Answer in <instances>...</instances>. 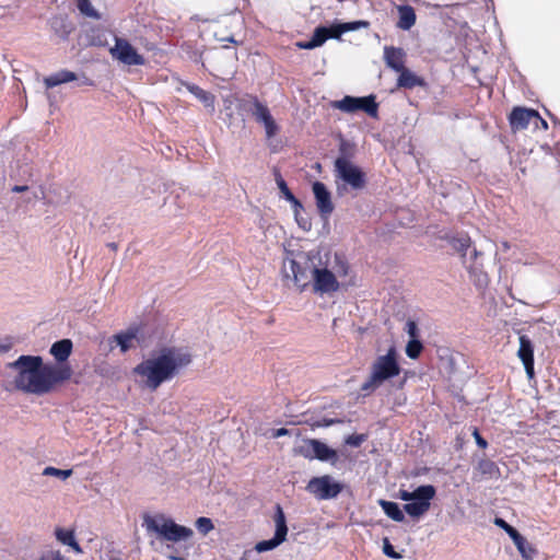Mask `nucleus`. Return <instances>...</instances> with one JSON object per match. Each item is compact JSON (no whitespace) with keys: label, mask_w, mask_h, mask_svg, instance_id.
Returning a JSON list of instances; mask_svg holds the SVG:
<instances>
[{"label":"nucleus","mask_w":560,"mask_h":560,"mask_svg":"<svg viewBox=\"0 0 560 560\" xmlns=\"http://www.w3.org/2000/svg\"><path fill=\"white\" fill-rule=\"evenodd\" d=\"M481 253L477 248L471 247L468 253L462 254L463 264L468 271L470 279L477 287H485L488 283L487 273L483 271L482 264L478 260Z\"/></svg>","instance_id":"ddd939ff"},{"label":"nucleus","mask_w":560,"mask_h":560,"mask_svg":"<svg viewBox=\"0 0 560 560\" xmlns=\"http://www.w3.org/2000/svg\"><path fill=\"white\" fill-rule=\"evenodd\" d=\"M329 38V30L326 26H318L315 28L312 37L307 42H298L296 46L300 49H314L322 46Z\"/></svg>","instance_id":"5701e85b"},{"label":"nucleus","mask_w":560,"mask_h":560,"mask_svg":"<svg viewBox=\"0 0 560 560\" xmlns=\"http://www.w3.org/2000/svg\"><path fill=\"white\" fill-rule=\"evenodd\" d=\"M276 183H277V186L282 195V197L287 200V201H290L291 199H293V197H295L291 190L289 189L285 180L282 178V176L280 175V173H276Z\"/></svg>","instance_id":"4c0bfd02"},{"label":"nucleus","mask_w":560,"mask_h":560,"mask_svg":"<svg viewBox=\"0 0 560 560\" xmlns=\"http://www.w3.org/2000/svg\"><path fill=\"white\" fill-rule=\"evenodd\" d=\"M417 489L413 490V491H407V490H399V498L402 500V501H406L407 503H409L410 501H412L416 497H417Z\"/></svg>","instance_id":"49530a36"},{"label":"nucleus","mask_w":560,"mask_h":560,"mask_svg":"<svg viewBox=\"0 0 560 560\" xmlns=\"http://www.w3.org/2000/svg\"><path fill=\"white\" fill-rule=\"evenodd\" d=\"M366 439L365 434H351L346 438L345 443L352 447H359Z\"/></svg>","instance_id":"79ce46f5"},{"label":"nucleus","mask_w":560,"mask_h":560,"mask_svg":"<svg viewBox=\"0 0 560 560\" xmlns=\"http://www.w3.org/2000/svg\"><path fill=\"white\" fill-rule=\"evenodd\" d=\"M405 52L401 48L396 47H388L386 46L384 48V60L390 69H393L396 72L401 71L405 69L404 62H405Z\"/></svg>","instance_id":"aec40b11"},{"label":"nucleus","mask_w":560,"mask_h":560,"mask_svg":"<svg viewBox=\"0 0 560 560\" xmlns=\"http://www.w3.org/2000/svg\"><path fill=\"white\" fill-rule=\"evenodd\" d=\"M77 7L81 14L84 16L100 20L101 14L98 11L93 7L92 2L90 0H77Z\"/></svg>","instance_id":"473e14b6"},{"label":"nucleus","mask_w":560,"mask_h":560,"mask_svg":"<svg viewBox=\"0 0 560 560\" xmlns=\"http://www.w3.org/2000/svg\"><path fill=\"white\" fill-rule=\"evenodd\" d=\"M55 536L57 540L60 541L62 545L69 546L77 553H82V548L75 540L73 530L56 528Z\"/></svg>","instance_id":"c85d7f7f"},{"label":"nucleus","mask_w":560,"mask_h":560,"mask_svg":"<svg viewBox=\"0 0 560 560\" xmlns=\"http://www.w3.org/2000/svg\"><path fill=\"white\" fill-rule=\"evenodd\" d=\"M524 560H534L537 551L522 535L513 541Z\"/></svg>","instance_id":"7c9ffc66"},{"label":"nucleus","mask_w":560,"mask_h":560,"mask_svg":"<svg viewBox=\"0 0 560 560\" xmlns=\"http://www.w3.org/2000/svg\"><path fill=\"white\" fill-rule=\"evenodd\" d=\"M9 368L15 371L14 387L36 396L52 393L73 373L70 364L45 363L40 355H20Z\"/></svg>","instance_id":"f03ea898"},{"label":"nucleus","mask_w":560,"mask_h":560,"mask_svg":"<svg viewBox=\"0 0 560 560\" xmlns=\"http://www.w3.org/2000/svg\"><path fill=\"white\" fill-rule=\"evenodd\" d=\"M288 434H289V430L288 429L280 428V429L273 430L271 436L273 439H278V438H281V436H284V435H288Z\"/></svg>","instance_id":"8fccbe9b"},{"label":"nucleus","mask_w":560,"mask_h":560,"mask_svg":"<svg viewBox=\"0 0 560 560\" xmlns=\"http://www.w3.org/2000/svg\"><path fill=\"white\" fill-rule=\"evenodd\" d=\"M295 221L302 230H304V231L311 230V226H312L311 221L306 218H303L302 214H300L299 218H295Z\"/></svg>","instance_id":"09e8293b"},{"label":"nucleus","mask_w":560,"mask_h":560,"mask_svg":"<svg viewBox=\"0 0 560 560\" xmlns=\"http://www.w3.org/2000/svg\"><path fill=\"white\" fill-rule=\"evenodd\" d=\"M336 422H337V421H336V420H334V419H328V420H327V419H325V420H323V422H316V423L314 424V427H329V425H331V424H334V423H336Z\"/></svg>","instance_id":"3c124183"},{"label":"nucleus","mask_w":560,"mask_h":560,"mask_svg":"<svg viewBox=\"0 0 560 560\" xmlns=\"http://www.w3.org/2000/svg\"><path fill=\"white\" fill-rule=\"evenodd\" d=\"M435 493L436 490L432 485L418 487V495L412 501L404 505V511L411 517H421L429 511L431 500L435 497Z\"/></svg>","instance_id":"9d476101"},{"label":"nucleus","mask_w":560,"mask_h":560,"mask_svg":"<svg viewBox=\"0 0 560 560\" xmlns=\"http://www.w3.org/2000/svg\"><path fill=\"white\" fill-rule=\"evenodd\" d=\"M50 354L55 358V364H69L68 358L72 352V341L70 339H61L51 345Z\"/></svg>","instance_id":"6ab92c4d"},{"label":"nucleus","mask_w":560,"mask_h":560,"mask_svg":"<svg viewBox=\"0 0 560 560\" xmlns=\"http://www.w3.org/2000/svg\"><path fill=\"white\" fill-rule=\"evenodd\" d=\"M228 116L230 118V124H231L232 122V113H229Z\"/></svg>","instance_id":"4d7b16f0"},{"label":"nucleus","mask_w":560,"mask_h":560,"mask_svg":"<svg viewBox=\"0 0 560 560\" xmlns=\"http://www.w3.org/2000/svg\"><path fill=\"white\" fill-rule=\"evenodd\" d=\"M520 348L517 351V357L524 364L526 374L529 380L534 378V346L532 340L526 335H521L520 338Z\"/></svg>","instance_id":"2eb2a0df"},{"label":"nucleus","mask_w":560,"mask_h":560,"mask_svg":"<svg viewBox=\"0 0 560 560\" xmlns=\"http://www.w3.org/2000/svg\"><path fill=\"white\" fill-rule=\"evenodd\" d=\"M289 202L292 206L294 218H299V215L301 214V212L303 210V205L296 197H293V199H291Z\"/></svg>","instance_id":"a18cd8bd"},{"label":"nucleus","mask_w":560,"mask_h":560,"mask_svg":"<svg viewBox=\"0 0 560 560\" xmlns=\"http://www.w3.org/2000/svg\"><path fill=\"white\" fill-rule=\"evenodd\" d=\"M10 348H11L10 343L0 342V353L8 352L10 350Z\"/></svg>","instance_id":"864d4df0"},{"label":"nucleus","mask_w":560,"mask_h":560,"mask_svg":"<svg viewBox=\"0 0 560 560\" xmlns=\"http://www.w3.org/2000/svg\"><path fill=\"white\" fill-rule=\"evenodd\" d=\"M378 503L384 513L393 521L402 522L405 520L404 512L400 510L397 503L386 500H380Z\"/></svg>","instance_id":"c756f323"},{"label":"nucleus","mask_w":560,"mask_h":560,"mask_svg":"<svg viewBox=\"0 0 560 560\" xmlns=\"http://www.w3.org/2000/svg\"><path fill=\"white\" fill-rule=\"evenodd\" d=\"M334 107L345 113L362 110L371 117H376L378 105L374 95L364 97L345 96L342 100L336 101Z\"/></svg>","instance_id":"6e6552de"},{"label":"nucleus","mask_w":560,"mask_h":560,"mask_svg":"<svg viewBox=\"0 0 560 560\" xmlns=\"http://www.w3.org/2000/svg\"><path fill=\"white\" fill-rule=\"evenodd\" d=\"M142 526L147 533L155 534L159 539L174 544L188 540L194 535L191 528L175 523L165 514L144 515Z\"/></svg>","instance_id":"20e7f679"},{"label":"nucleus","mask_w":560,"mask_h":560,"mask_svg":"<svg viewBox=\"0 0 560 560\" xmlns=\"http://www.w3.org/2000/svg\"><path fill=\"white\" fill-rule=\"evenodd\" d=\"M472 436L475 438V441L479 447L486 448L488 446L487 441L480 435L477 428L474 429Z\"/></svg>","instance_id":"de8ad7c7"},{"label":"nucleus","mask_w":560,"mask_h":560,"mask_svg":"<svg viewBox=\"0 0 560 560\" xmlns=\"http://www.w3.org/2000/svg\"><path fill=\"white\" fill-rule=\"evenodd\" d=\"M38 560H68L59 550H48L42 553Z\"/></svg>","instance_id":"37998d69"},{"label":"nucleus","mask_w":560,"mask_h":560,"mask_svg":"<svg viewBox=\"0 0 560 560\" xmlns=\"http://www.w3.org/2000/svg\"><path fill=\"white\" fill-rule=\"evenodd\" d=\"M511 129L514 132L532 128L533 130L548 128V124L541 118L539 113L532 108L515 107L509 116Z\"/></svg>","instance_id":"0eeeda50"},{"label":"nucleus","mask_w":560,"mask_h":560,"mask_svg":"<svg viewBox=\"0 0 560 560\" xmlns=\"http://www.w3.org/2000/svg\"><path fill=\"white\" fill-rule=\"evenodd\" d=\"M113 339L116 341L117 346H119L121 352H127L141 342L140 328H129L124 332L115 335Z\"/></svg>","instance_id":"f3484780"},{"label":"nucleus","mask_w":560,"mask_h":560,"mask_svg":"<svg viewBox=\"0 0 560 560\" xmlns=\"http://www.w3.org/2000/svg\"><path fill=\"white\" fill-rule=\"evenodd\" d=\"M399 20L397 27L404 31H409L416 23V12L410 5H398L397 7Z\"/></svg>","instance_id":"393cba45"},{"label":"nucleus","mask_w":560,"mask_h":560,"mask_svg":"<svg viewBox=\"0 0 560 560\" xmlns=\"http://www.w3.org/2000/svg\"><path fill=\"white\" fill-rule=\"evenodd\" d=\"M257 97L253 95H245L243 97H226L224 100V108L225 110H229L233 102L236 103V106L240 110V115L244 116L245 113H250L254 110V103L257 102ZM242 120H244V117H242Z\"/></svg>","instance_id":"412c9836"},{"label":"nucleus","mask_w":560,"mask_h":560,"mask_svg":"<svg viewBox=\"0 0 560 560\" xmlns=\"http://www.w3.org/2000/svg\"><path fill=\"white\" fill-rule=\"evenodd\" d=\"M312 440H305L304 443L298 448V453L307 459H314Z\"/></svg>","instance_id":"ea45409f"},{"label":"nucleus","mask_w":560,"mask_h":560,"mask_svg":"<svg viewBox=\"0 0 560 560\" xmlns=\"http://www.w3.org/2000/svg\"><path fill=\"white\" fill-rule=\"evenodd\" d=\"M398 363V353L395 347H390L386 354L380 355L372 364L370 377L362 384L363 392H373L385 381L396 377L400 374Z\"/></svg>","instance_id":"39448f33"},{"label":"nucleus","mask_w":560,"mask_h":560,"mask_svg":"<svg viewBox=\"0 0 560 560\" xmlns=\"http://www.w3.org/2000/svg\"><path fill=\"white\" fill-rule=\"evenodd\" d=\"M405 330L409 335L410 339H419V329L413 320L409 319L406 323Z\"/></svg>","instance_id":"c03bdc74"},{"label":"nucleus","mask_w":560,"mask_h":560,"mask_svg":"<svg viewBox=\"0 0 560 560\" xmlns=\"http://www.w3.org/2000/svg\"><path fill=\"white\" fill-rule=\"evenodd\" d=\"M168 559L170 560H186L185 558L176 556V555H170Z\"/></svg>","instance_id":"5fc2aeb1"},{"label":"nucleus","mask_w":560,"mask_h":560,"mask_svg":"<svg viewBox=\"0 0 560 560\" xmlns=\"http://www.w3.org/2000/svg\"><path fill=\"white\" fill-rule=\"evenodd\" d=\"M335 177L336 190L339 196H343L348 191V187L361 190L366 184L364 172L343 156L335 161Z\"/></svg>","instance_id":"423d86ee"},{"label":"nucleus","mask_w":560,"mask_h":560,"mask_svg":"<svg viewBox=\"0 0 560 560\" xmlns=\"http://www.w3.org/2000/svg\"><path fill=\"white\" fill-rule=\"evenodd\" d=\"M112 57L127 66H143L145 59L125 38L115 37V45L109 49Z\"/></svg>","instance_id":"9b49d317"},{"label":"nucleus","mask_w":560,"mask_h":560,"mask_svg":"<svg viewBox=\"0 0 560 560\" xmlns=\"http://www.w3.org/2000/svg\"><path fill=\"white\" fill-rule=\"evenodd\" d=\"M502 246L504 247V249H508L509 248V244L506 242H503L502 243Z\"/></svg>","instance_id":"6e6d98bb"},{"label":"nucleus","mask_w":560,"mask_h":560,"mask_svg":"<svg viewBox=\"0 0 560 560\" xmlns=\"http://www.w3.org/2000/svg\"><path fill=\"white\" fill-rule=\"evenodd\" d=\"M191 363L188 351L175 347H164L150 358L143 360L133 373L150 390H156L164 382L171 381Z\"/></svg>","instance_id":"7ed1b4c3"},{"label":"nucleus","mask_w":560,"mask_h":560,"mask_svg":"<svg viewBox=\"0 0 560 560\" xmlns=\"http://www.w3.org/2000/svg\"><path fill=\"white\" fill-rule=\"evenodd\" d=\"M306 490L319 500L336 498L342 490V486L329 475L312 478Z\"/></svg>","instance_id":"1a4fd4ad"},{"label":"nucleus","mask_w":560,"mask_h":560,"mask_svg":"<svg viewBox=\"0 0 560 560\" xmlns=\"http://www.w3.org/2000/svg\"><path fill=\"white\" fill-rule=\"evenodd\" d=\"M276 532L275 536L268 540H261L255 545V550L257 552H265L269 550H273L278 546H280L285 539L288 535V526L285 521V515L282 508L278 504L276 506V513L273 516Z\"/></svg>","instance_id":"f8f14e48"},{"label":"nucleus","mask_w":560,"mask_h":560,"mask_svg":"<svg viewBox=\"0 0 560 560\" xmlns=\"http://www.w3.org/2000/svg\"><path fill=\"white\" fill-rule=\"evenodd\" d=\"M314 459L322 462L335 463L337 460V452L319 440H312Z\"/></svg>","instance_id":"b1692460"},{"label":"nucleus","mask_w":560,"mask_h":560,"mask_svg":"<svg viewBox=\"0 0 560 560\" xmlns=\"http://www.w3.org/2000/svg\"><path fill=\"white\" fill-rule=\"evenodd\" d=\"M452 245L462 255L465 252L468 253V250L471 248V240L469 236L463 235L453 238Z\"/></svg>","instance_id":"f704fd0d"},{"label":"nucleus","mask_w":560,"mask_h":560,"mask_svg":"<svg viewBox=\"0 0 560 560\" xmlns=\"http://www.w3.org/2000/svg\"><path fill=\"white\" fill-rule=\"evenodd\" d=\"M383 552L392 559H400L402 556L395 551L393 545L387 537L383 538Z\"/></svg>","instance_id":"a19ab883"},{"label":"nucleus","mask_w":560,"mask_h":560,"mask_svg":"<svg viewBox=\"0 0 560 560\" xmlns=\"http://www.w3.org/2000/svg\"><path fill=\"white\" fill-rule=\"evenodd\" d=\"M48 25L54 34L62 40H67L74 30L72 23L65 15H55L49 19Z\"/></svg>","instance_id":"a211bd4d"},{"label":"nucleus","mask_w":560,"mask_h":560,"mask_svg":"<svg viewBox=\"0 0 560 560\" xmlns=\"http://www.w3.org/2000/svg\"><path fill=\"white\" fill-rule=\"evenodd\" d=\"M252 115L256 118L257 121L264 124L268 137L275 136L277 131V125L268 107L259 102V100L254 103V110L252 112Z\"/></svg>","instance_id":"dca6fc26"},{"label":"nucleus","mask_w":560,"mask_h":560,"mask_svg":"<svg viewBox=\"0 0 560 560\" xmlns=\"http://www.w3.org/2000/svg\"><path fill=\"white\" fill-rule=\"evenodd\" d=\"M73 474L72 469H59L52 466H47L43 470V476H51L59 478L61 480H66L71 477Z\"/></svg>","instance_id":"72a5a7b5"},{"label":"nucleus","mask_w":560,"mask_h":560,"mask_svg":"<svg viewBox=\"0 0 560 560\" xmlns=\"http://www.w3.org/2000/svg\"><path fill=\"white\" fill-rule=\"evenodd\" d=\"M317 210L323 219H328L335 207L331 194L322 182H315L312 186Z\"/></svg>","instance_id":"4468645a"},{"label":"nucleus","mask_w":560,"mask_h":560,"mask_svg":"<svg viewBox=\"0 0 560 560\" xmlns=\"http://www.w3.org/2000/svg\"><path fill=\"white\" fill-rule=\"evenodd\" d=\"M195 525L199 533H201L202 535H207L214 528L212 521L209 517L205 516L198 517L196 520Z\"/></svg>","instance_id":"58836bf2"},{"label":"nucleus","mask_w":560,"mask_h":560,"mask_svg":"<svg viewBox=\"0 0 560 560\" xmlns=\"http://www.w3.org/2000/svg\"><path fill=\"white\" fill-rule=\"evenodd\" d=\"M27 189H28V187H27V186H25V185H23V186H22V185H15V186H13V187H12V189H11V190H12L13 192H24V191H26Z\"/></svg>","instance_id":"603ef678"},{"label":"nucleus","mask_w":560,"mask_h":560,"mask_svg":"<svg viewBox=\"0 0 560 560\" xmlns=\"http://www.w3.org/2000/svg\"><path fill=\"white\" fill-rule=\"evenodd\" d=\"M349 264L340 254L287 252L281 265V280L288 288L300 293L311 290L315 295H332L338 292L349 273Z\"/></svg>","instance_id":"f257e3e1"},{"label":"nucleus","mask_w":560,"mask_h":560,"mask_svg":"<svg viewBox=\"0 0 560 560\" xmlns=\"http://www.w3.org/2000/svg\"><path fill=\"white\" fill-rule=\"evenodd\" d=\"M369 25L370 23L368 21H354L337 23L327 28L329 30V38H340L343 33L366 28Z\"/></svg>","instance_id":"4be33fe9"},{"label":"nucleus","mask_w":560,"mask_h":560,"mask_svg":"<svg viewBox=\"0 0 560 560\" xmlns=\"http://www.w3.org/2000/svg\"><path fill=\"white\" fill-rule=\"evenodd\" d=\"M423 346L419 339H410L406 346V354L410 359L419 358Z\"/></svg>","instance_id":"c9c22d12"},{"label":"nucleus","mask_w":560,"mask_h":560,"mask_svg":"<svg viewBox=\"0 0 560 560\" xmlns=\"http://www.w3.org/2000/svg\"><path fill=\"white\" fill-rule=\"evenodd\" d=\"M494 524L502 528L513 541L521 536V534L513 526L508 524L503 518L497 517L494 520Z\"/></svg>","instance_id":"e433bc0d"},{"label":"nucleus","mask_w":560,"mask_h":560,"mask_svg":"<svg viewBox=\"0 0 560 560\" xmlns=\"http://www.w3.org/2000/svg\"><path fill=\"white\" fill-rule=\"evenodd\" d=\"M424 81L409 69L405 68L399 71V77L397 80V86L404 89H413L416 86H423Z\"/></svg>","instance_id":"bb28decb"},{"label":"nucleus","mask_w":560,"mask_h":560,"mask_svg":"<svg viewBox=\"0 0 560 560\" xmlns=\"http://www.w3.org/2000/svg\"><path fill=\"white\" fill-rule=\"evenodd\" d=\"M476 472L480 476L492 478L499 475V468L497 464L490 459H480L477 464Z\"/></svg>","instance_id":"2f4dec72"},{"label":"nucleus","mask_w":560,"mask_h":560,"mask_svg":"<svg viewBox=\"0 0 560 560\" xmlns=\"http://www.w3.org/2000/svg\"><path fill=\"white\" fill-rule=\"evenodd\" d=\"M186 89L198 98L205 107L209 108L210 112H214L215 97L212 93L205 91L196 84H187Z\"/></svg>","instance_id":"cd10ccee"},{"label":"nucleus","mask_w":560,"mask_h":560,"mask_svg":"<svg viewBox=\"0 0 560 560\" xmlns=\"http://www.w3.org/2000/svg\"><path fill=\"white\" fill-rule=\"evenodd\" d=\"M78 77L74 72L63 69L46 77L44 79V84L46 88L51 89L60 84L74 81Z\"/></svg>","instance_id":"a878e982"}]
</instances>
